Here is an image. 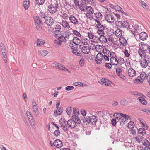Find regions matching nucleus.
Returning <instances> with one entry per match:
<instances>
[{"label":"nucleus","mask_w":150,"mask_h":150,"mask_svg":"<svg viewBox=\"0 0 150 150\" xmlns=\"http://www.w3.org/2000/svg\"><path fill=\"white\" fill-rule=\"evenodd\" d=\"M140 62L142 68H146L148 64L150 63V56L147 55L144 58H141Z\"/></svg>","instance_id":"obj_1"},{"label":"nucleus","mask_w":150,"mask_h":150,"mask_svg":"<svg viewBox=\"0 0 150 150\" xmlns=\"http://www.w3.org/2000/svg\"><path fill=\"white\" fill-rule=\"evenodd\" d=\"M57 39L54 41V45L56 47H58L60 46L63 42H65L67 40L66 38L62 35L59 36L57 37Z\"/></svg>","instance_id":"obj_2"},{"label":"nucleus","mask_w":150,"mask_h":150,"mask_svg":"<svg viewBox=\"0 0 150 150\" xmlns=\"http://www.w3.org/2000/svg\"><path fill=\"white\" fill-rule=\"evenodd\" d=\"M120 116L122 117L120 118H119V121L121 125L122 124H124L125 123L128 121V120H130L131 118L130 116L125 114L120 113ZM116 118L118 119V117H117Z\"/></svg>","instance_id":"obj_3"},{"label":"nucleus","mask_w":150,"mask_h":150,"mask_svg":"<svg viewBox=\"0 0 150 150\" xmlns=\"http://www.w3.org/2000/svg\"><path fill=\"white\" fill-rule=\"evenodd\" d=\"M58 7L57 2L55 1L54 4H50L48 6V11L51 13H54L56 12L57 9Z\"/></svg>","instance_id":"obj_4"},{"label":"nucleus","mask_w":150,"mask_h":150,"mask_svg":"<svg viewBox=\"0 0 150 150\" xmlns=\"http://www.w3.org/2000/svg\"><path fill=\"white\" fill-rule=\"evenodd\" d=\"M103 53L104 54L103 55L104 59L107 61H109L110 59L109 57H111L112 56V53H115L113 52H110L109 50L105 48H104V50L103 51Z\"/></svg>","instance_id":"obj_5"},{"label":"nucleus","mask_w":150,"mask_h":150,"mask_svg":"<svg viewBox=\"0 0 150 150\" xmlns=\"http://www.w3.org/2000/svg\"><path fill=\"white\" fill-rule=\"evenodd\" d=\"M87 11L86 16L88 18L91 20L93 19V17L92 15L94 13L93 9L91 6H87L86 8Z\"/></svg>","instance_id":"obj_6"},{"label":"nucleus","mask_w":150,"mask_h":150,"mask_svg":"<svg viewBox=\"0 0 150 150\" xmlns=\"http://www.w3.org/2000/svg\"><path fill=\"white\" fill-rule=\"evenodd\" d=\"M104 59L103 55L101 53H98L96 56L95 61L96 63L98 64H100L102 63V61Z\"/></svg>","instance_id":"obj_7"},{"label":"nucleus","mask_w":150,"mask_h":150,"mask_svg":"<svg viewBox=\"0 0 150 150\" xmlns=\"http://www.w3.org/2000/svg\"><path fill=\"white\" fill-rule=\"evenodd\" d=\"M50 144L52 147L55 146L58 148L63 146L62 141H50Z\"/></svg>","instance_id":"obj_8"},{"label":"nucleus","mask_w":150,"mask_h":150,"mask_svg":"<svg viewBox=\"0 0 150 150\" xmlns=\"http://www.w3.org/2000/svg\"><path fill=\"white\" fill-rule=\"evenodd\" d=\"M117 56L115 53H112V55L110 58V61L112 64L114 65H117L118 64Z\"/></svg>","instance_id":"obj_9"},{"label":"nucleus","mask_w":150,"mask_h":150,"mask_svg":"<svg viewBox=\"0 0 150 150\" xmlns=\"http://www.w3.org/2000/svg\"><path fill=\"white\" fill-rule=\"evenodd\" d=\"M67 123L68 127L71 129L74 128L77 126L76 123L72 119L69 120L67 122Z\"/></svg>","instance_id":"obj_10"},{"label":"nucleus","mask_w":150,"mask_h":150,"mask_svg":"<svg viewBox=\"0 0 150 150\" xmlns=\"http://www.w3.org/2000/svg\"><path fill=\"white\" fill-rule=\"evenodd\" d=\"M45 21L46 24L49 26L52 25L54 23V20L49 16L46 18V19Z\"/></svg>","instance_id":"obj_11"},{"label":"nucleus","mask_w":150,"mask_h":150,"mask_svg":"<svg viewBox=\"0 0 150 150\" xmlns=\"http://www.w3.org/2000/svg\"><path fill=\"white\" fill-rule=\"evenodd\" d=\"M105 20L108 23H112L115 21L114 16L111 14L107 15L105 16Z\"/></svg>","instance_id":"obj_12"},{"label":"nucleus","mask_w":150,"mask_h":150,"mask_svg":"<svg viewBox=\"0 0 150 150\" xmlns=\"http://www.w3.org/2000/svg\"><path fill=\"white\" fill-rule=\"evenodd\" d=\"M139 49L145 52L149 50V46L147 44H140Z\"/></svg>","instance_id":"obj_13"},{"label":"nucleus","mask_w":150,"mask_h":150,"mask_svg":"<svg viewBox=\"0 0 150 150\" xmlns=\"http://www.w3.org/2000/svg\"><path fill=\"white\" fill-rule=\"evenodd\" d=\"M53 64H54V66L56 69H58L60 70L64 71L65 70V67L64 65L60 64L54 63H53Z\"/></svg>","instance_id":"obj_14"},{"label":"nucleus","mask_w":150,"mask_h":150,"mask_svg":"<svg viewBox=\"0 0 150 150\" xmlns=\"http://www.w3.org/2000/svg\"><path fill=\"white\" fill-rule=\"evenodd\" d=\"M95 21L97 23L96 26L98 30H104L105 29V27L103 25L101 24V23L100 21L97 19H95Z\"/></svg>","instance_id":"obj_15"},{"label":"nucleus","mask_w":150,"mask_h":150,"mask_svg":"<svg viewBox=\"0 0 150 150\" xmlns=\"http://www.w3.org/2000/svg\"><path fill=\"white\" fill-rule=\"evenodd\" d=\"M139 37L140 39L144 41L147 38L148 35L145 32H143L139 33Z\"/></svg>","instance_id":"obj_16"},{"label":"nucleus","mask_w":150,"mask_h":150,"mask_svg":"<svg viewBox=\"0 0 150 150\" xmlns=\"http://www.w3.org/2000/svg\"><path fill=\"white\" fill-rule=\"evenodd\" d=\"M69 19L71 22L74 24L78 23V21L76 18L74 16L71 15L69 17Z\"/></svg>","instance_id":"obj_17"},{"label":"nucleus","mask_w":150,"mask_h":150,"mask_svg":"<svg viewBox=\"0 0 150 150\" xmlns=\"http://www.w3.org/2000/svg\"><path fill=\"white\" fill-rule=\"evenodd\" d=\"M90 49L91 48L87 46H84L82 47L81 51L83 53L87 54L90 52Z\"/></svg>","instance_id":"obj_18"},{"label":"nucleus","mask_w":150,"mask_h":150,"mask_svg":"<svg viewBox=\"0 0 150 150\" xmlns=\"http://www.w3.org/2000/svg\"><path fill=\"white\" fill-rule=\"evenodd\" d=\"M63 108L62 107H59L57 108L56 110L54 111V114L55 116L61 115L63 112Z\"/></svg>","instance_id":"obj_19"},{"label":"nucleus","mask_w":150,"mask_h":150,"mask_svg":"<svg viewBox=\"0 0 150 150\" xmlns=\"http://www.w3.org/2000/svg\"><path fill=\"white\" fill-rule=\"evenodd\" d=\"M129 76L131 77H133L136 75V71L132 68H129L128 71Z\"/></svg>","instance_id":"obj_20"},{"label":"nucleus","mask_w":150,"mask_h":150,"mask_svg":"<svg viewBox=\"0 0 150 150\" xmlns=\"http://www.w3.org/2000/svg\"><path fill=\"white\" fill-rule=\"evenodd\" d=\"M23 5L24 9L26 10H27L30 6L29 0H24L23 2Z\"/></svg>","instance_id":"obj_21"},{"label":"nucleus","mask_w":150,"mask_h":150,"mask_svg":"<svg viewBox=\"0 0 150 150\" xmlns=\"http://www.w3.org/2000/svg\"><path fill=\"white\" fill-rule=\"evenodd\" d=\"M61 24L64 28L66 29H69L70 28V26L69 23L66 21L62 20Z\"/></svg>","instance_id":"obj_22"},{"label":"nucleus","mask_w":150,"mask_h":150,"mask_svg":"<svg viewBox=\"0 0 150 150\" xmlns=\"http://www.w3.org/2000/svg\"><path fill=\"white\" fill-rule=\"evenodd\" d=\"M48 54V52L45 50H42L38 51V54L40 56L44 57Z\"/></svg>","instance_id":"obj_23"},{"label":"nucleus","mask_w":150,"mask_h":150,"mask_svg":"<svg viewBox=\"0 0 150 150\" xmlns=\"http://www.w3.org/2000/svg\"><path fill=\"white\" fill-rule=\"evenodd\" d=\"M120 43L124 46H126L127 44V41L125 37L122 36L119 39Z\"/></svg>","instance_id":"obj_24"},{"label":"nucleus","mask_w":150,"mask_h":150,"mask_svg":"<svg viewBox=\"0 0 150 150\" xmlns=\"http://www.w3.org/2000/svg\"><path fill=\"white\" fill-rule=\"evenodd\" d=\"M91 123L93 125H95L97 121V117L95 115H92L90 117Z\"/></svg>","instance_id":"obj_25"},{"label":"nucleus","mask_w":150,"mask_h":150,"mask_svg":"<svg viewBox=\"0 0 150 150\" xmlns=\"http://www.w3.org/2000/svg\"><path fill=\"white\" fill-rule=\"evenodd\" d=\"M115 34L117 37H121L122 35V31L120 28H117L115 32Z\"/></svg>","instance_id":"obj_26"},{"label":"nucleus","mask_w":150,"mask_h":150,"mask_svg":"<svg viewBox=\"0 0 150 150\" xmlns=\"http://www.w3.org/2000/svg\"><path fill=\"white\" fill-rule=\"evenodd\" d=\"M138 52L141 58H144L147 55H146V52L144 51L139 49L138 50Z\"/></svg>","instance_id":"obj_27"},{"label":"nucleus","mask_w":150,"mask_h":150,"mask_svg":"<svg viewBox=\"0 0 150 150\" xmlns=\"http://www.w3.org/2000/svg\"><path fill=\"white\" fill-rule=\"evenodd\" d=\"M67 122L64 118H61L59 120L60 127H61L63 126L67 125Z\"/></svg>","instance_id":"obj_28"},{"label":"nucleus","mask_w":150,"mask_h":150,"mask_svg":"<svg viewBox=\"0 0 150 150\" xmlns=\"http://www.w3.org/2000/svg\"><path fill=\"white\" fill-rule=\"evenodd\" d=\"M33 110L35 116L36 117H38L39 115V112L38 111V107L37 106L33 107Z\"/></svg>","instance_id":"obj_29"},{"label":"nucleus","mask_w":150,"mask_h":150,"mask_svg":"<svg viewBox=\"0 0 150 150\" xmlns=\"http://www.w3.org/2000/svg\"><path fill=\"white\" fill-rule=\"evenodd\" d=\"M72 118L77 124H80L81 123V120L76 115H73L72 117Z\"/></svg>","instance_id":"obj_30"},{"label":"nucleus","mask_w":150,"mask_h":150,"mask_svg":"<svg viewBox=\"0 0 150 150\" xmlns=\"http://www.w3.org/2000/svg\"><path fill=\"white\" fill-rule=\"evenodd\" d=\"M96 51L99 53H101V52H103L104 48L101 45H96Z\"/></svg>","instance_id":"obj_31"},{"label":"nucleus","mask_w":150,"mask_h":150,"mask_svg":"<svg viewBox=\"0 0 150 150\" xmlns=\"http://www.w3.org/2000/svg\"><path fill=\"white\" fill-rule=\"evenodd\" d=\"M124 144L126 147L128 148L133 147L134 146V143H132V141L130 142H125Z\"/></svg>","instance_id":"obj_32"},{"label":"nucleus","mask_w":150,"mask_h":150,"mask_svg":"<svg viewBox=\"0 0 150 150\" xmlns=\"http://www.w3.org/2000/svg\"><path fill=\"white\" fill-rule=\"evenodd\" d=\"M2 58L5 63H7V54L5 51L2 52Z\"/></svg>","instance_id":"obj_33"},{"label":"nucleus","mask_w":150,"mask_h":150,"mask_svg":"<svg viewBox=\"0 0 150 150\" xmlns=\"http://www.w3.org/2000/svg\"><path fill=\"white\" fill-rule=\"evenodd\" d=\"M98 39H99V41L102 42H106L107 41V38L104 35L100 36Z\"/></svg>","instance_id":"obj_34"},{"label":"nucleus","mask_w":150,"mask_h":150,"mask_svg":"<svg viewBox=\"0 0 150 150\" xmlns=\"http://www.w3.org/2000/svg\"><path fill=\"white\" fill-rule=\"evenodd\" d=\"M122 27L130 30V26L129 25V23L127 22L124 21L122 23Z\"/></svg>","instance_id":"obj_35"},{"label":"nucleus","mask_w":150,"mask_h":150,"mask_svg":"<svg viewBox=\"0 0 150 150\" xmlns=\"http://www.w3.org/2000/svg\"><path fill=\"white\" fill-rule=\"evenodd\" d=\"M34 19L35 21V24H42L40 18L38 16H35L34 17Z\"/></svg>","instance_id":"obj_36"},{"label":"nucleus","mask_w":150,"mask_h":150,"mask_svg":"<svg viewBox=\"0 0 150 150\" xmlns=\"http://www.w3.org/2000/svg\"><path fill=\"white\" fill-rule=\"evenodd\" d=\"M73 42L75 43L74 45H77L78 46V45L80 43L81 40L78 38L75 37L73 38Z\"/></svg>","instance_id":"obj_37"},{"label":"nucleus","mask_w":150,"mask_h":150,"mask_svg":"<svg viewBox=\"0 0 150 150\" xmlns=\"http://www.w3.org/2000/svg\"><path fill=\"white\" fill-rule=\"evenodd\" d=\"M71 35V33L69 31L67 30L64 32L63 36L65 38H66V40H67L68 39L69 37Z\"/></svg>","instance_id":"obj_38"},{"label":"nucleus","mask_w":150,"mask_h":150,"mask_svg":"<svg viewBox=\"0 0 150 150\" xmlns=\"http://www.w3.org/2000/svg\"><path fill=\"white\" fill-rule=\"evenodd\" d=\"M148 76V75L146 74L145 72H142L140 75V77L143 80L147 79V77Z\"/></svg>","instance_id":"obj_39"},{"label":"nucleus","mask_w":150,"mask_h":150,"mask_svg":"<svg viewBox=\"0 0 150 150\" xmlns=\"http://www.w3.org/2000/svg\"><path fill=\"white\" fill-rule=\"evenodd\" d=\"M127 127L129 129H132L134 127V122L132 121H130L127 125Z\"/></svg>","instance_id":"obj_40"},{"label":"nucleus","mask_w":150,"mask_h":150,"mask_svg":"<svg viewBox=\"0 0 150 150\" xmlns=\"http://www.w3.org/2000/svg\"><path fill=\"white\" fill-rule=\"evenodd\" d=\"M72 52L76 56H79L81 55V53L80 52L77 50L76 48L72 50Z\"/></svg>","instance_id":"obj_41"},{"label":"nucleus","mask_w":150,"mask_h":150,"mask_svg":"<svg viewBox=\"0 0 150 150\" xmlns=\"http://www.w3.org/2000/svg\"><path fill=\"white\" fill-rule=\"evenodd\" d=\"M37 46L43 45L45 43L44 40L42 39H38L37 40Z\"/></svg>","instance_id":"obj_42"},{"label":"nucleus","mask_w":150,"mask_h":150,"mask_svg":"<svg viewBox=\"0 0 150 150\" xmlns=\"http://www.w3.org/2000/svg\"><path fill=\"white\" fill-rule=\"evenodd\" d=\"M81 42L84 45H87L90 43V41L86 38H84L81 40Z\"/></svg>","instance_id":"obj_43"},{"label":"nucleus","mask_w":150,"mask_h":150,"mask_svg":"<svg viewBox=\"0 0 150 150\" xmlns=\"http://www.w3.org/2000/svg\"><path fill=\"white\" fill-rule=\"evenodd\" d=\"M40 16L41 17L43 21H45L46 19V18L48 16L45 15V13L42 12H40Z\"/></svg>","instance_id":"obj_44"},{"label":"nucleus","mask_w":150,"mask_h":150,"mask_svg":"<svg viewBox=\"0 0 150 150\" xmlns=\"http://www.w3.org/2000/svg\"><path fill=\"white\" fill-rule=\"evenodd\" d=\"M138 98L142 104L143 105L146 104L147 101L144 98L142 97H139Z\"/></svg>","instance_id":"obj_45"},{"label":"nucleus","mask_w":150,"mask_h":150,"mask_svg":"<svg viewBox=\"0 0 150 150\" xmlns=\"http://www.w3.org/2000/svg\"><path fill=\"white\" fill-rule=\"evenodd\" d=\"M61 32V31H54L53 35L56 38H57L59 36Z\"/></svg>","instance_id":"obj_46"},{"label":"nucleus","mask_w":150,"mask_h":150,"mask_svg":"<svg viewBox=\"0 0 150 150\" xmlns=\"http://www.w3.org/2000/svg\"><path fill=\"white\" fill-rule=\"evenodd\" d=\"M67 125H68L61 127L62 129L66 132H67L70 130V129L68 128Z\"/></svg>","instance_id":"obj_47"},{"label":"nucleus","mask_w":150,"mask_h":150,"mask_svg":"<svg viewBox=\"0 0 150 150\" xmlns=\"http://www.w3.org/2000/svg\"><path fill=\"white\" fill-rule=\"evenodd\" d=\"M143 81V80L141 79L140 77L139 78L138 77L135 80L134 82L136 83H142Z\"/></svg>","instance_id":"obj_48"},{"label":"nucleus","mask_w":150,"mask_h":150,"mask_svg":"<svg viewBox=\"0 0 150 150\" xmlns=\"http://www.w3.org/2000/svg\"><path fill=\"white\" fill-rule=\"evenodd\" d=\"M138 132L139 133L143 135L146 134V131L144 128H139L138 130Z\"/></svg>","instance_id":"obj_49"},{"label":"nucleus","mask_w":150,"mask_h":150,"mask_svg":"<svg viewBox=\"0 0 150 150\" xmlns=\"http://www.w3.org/2000/svg\"><path fill=\"white\" fill-rule=\"evenodd\" d=\"M6 48L4 45L2 43L0 44V50L1 52H4L6 51Z\"/></svg>","instance_id":"obj_50"},{"label":"nucleus","mask_w":150,"mask_h":150,"mask_svg":"<svg viewBox=\"0 0 150 150\" xmlns=\"http://www.w3.org/2000/svg\"><path fill=\"white\" fill-rule=\"evenodd\" d=\"M122 23L123 22H122L121 21L118 20H117L115 22V23L117 25V26H118L120 28L122 27V26H123Z\"/></svg>","instance_id":"obj_51"},{"label":"nucleus","mask_w":150,"mask_h":150,"mask_svg":"<svg viewBox=\"0 0 150 150\" xmlns=\"http://www.w3.org/2000/svg\"><path fill=\"white\" fill-rule=\"evenodd\" d=\"M75 45V43L73 42V41L70 43L69 45L72 48V50L78 47L77 45Z\"/></svg>","instance_id":"obj_52"},{"label":"nucleus","mask_w":150,"mask_h":150,"mask_svg":"<svg viewBox=\"0 0 150 150\" xmlns=\"http://www.w3.org/2000/svg\"><path fill=\"white\" fill-rule=\"evenodd\" d=\"M96 17L97 19H101L102 17V14L101 13L99 12L95 14Z\"/></svg>","instance_id":"obj_53"},{"label":"nucleus","mask_w":150,"mask_h":150,"mask_svg":"<svg viewBox=\"0 0 150 150\" xmlns=\"http://www.w3.org/2000/svg\"><path fill=\"white\" fill-rule=\"evenodd\" d=\"M138 120L141 122L142 124L141 125H142L143 127L145 128L146 129H147L148 126L146 125V124L143 122V121L142 120V119H139Z\"/></svg>","instance_id":"obj_54"},{"label":"nucleus","mask_w":150,"mask_h":150,"mask_svg":"<svg viewBox=\"0 0 150 150\" xmlns=\"http://www.w3.org/2000/svg\"><path fill=\"white\" fill-rule=\"evenodd\" d=\"M74 89V87L72 86H66L65 88V90L67 91L72 90H73Z\"/></svg>","instance_id":"obj_55"},{"label":"nucleus","mask_w":150,"mask_h":150,"mask_svg":"<svg viewBox=\"0 0 150 150\" xmlns=\"http://www.w3.org/2000/svg\"><path fill=\"white\" fill-rule=\"evenodd\" d=\"M118 64L120 65H122L124 63V61L123 58L121 57H119L117 59Z\"/></svg>","instance_id":"obj_56"},{"label":"nucleus","mask_w":150,"mask_h":150,"mask_svg":"<svg viewBox=\"0 0 150 150\" xmlns=\"http://www.w3.org/2000/svg\"><path fill=\"white\" fill-rule=\"evenodd\" d=\"M39 5H43L45 2V0H35Z\"/></svg>","instance_id":"obj_57"},{"label":"nucleus","mask_w":150,"mask_h":150,"mask_svg":"<svg viewBox=\"0 0 150 150\" xmlns=\"http://www.w3.org/2000/svg\"><path fill=\"white\" fill-rule=\"evenodd\" d=\"M88 37L91 39H93L94 38L93 33L91 32H88Z\"/></svg>","instance_id":"obj_58"},{"label":"nucleus","mask_w":150,"mask_h":150,"mask_svg":"<svg viewBox=\"0 0 150 150\" xmlns=\"http://www.w3.org/2000/svg\"><path fill=\"white\" fill-rule=\"evenodd\" d=\"M142 144L146 147L149 146L150 145V144L149 141H142Z\"/></svg>","instance_id":"obj_59"},{"label":"nucleus","mask_w":150,"mask_h":150,"mask_svg":"<svg viewBox=\"0 0 150 150\" xmlns=\"http://www.w3.org/2000/svg\"><path fill=\"white\" fill-rule=\"evenodd\" d=\"M104 30H98L97 31L98 33L100 36L104 35L105 33L104 31Z\"/></svg>","instance_id":"obj_60"},{"label":"nucleus","mask_w":150,"mask_h":150,"mask_svg":"<svg viewBox=\"0 0 150 150\" xmlns=\"http://www.w3.org/2000/svg\"><path fill=\"white\" fill-rule=\"evenodd\" d=\"M55 30L54 31H61V27L60 25L57 24L55 26Z\"/></svg>","instance_id":"obj_61"},{"label":"nucleus","mask_w":150,"mask_h":150,"mask_svg":"<svg viewBox=\"0 0 150 150\" xmlns=\"http://www.w3.org/2000/svg\"><path fill=\"white\" fill-rule=\"evenodd\" d=\"M132 94L135 96H142L143 95L141 93H139L137 91H133L132 92Z\"/></svg>","instance_id":"obj_62"},{"label":"nucleus","mask_w":150,"mask_h":150,"mask_svg":"<svg viewBox=\"0 0 150 150\" xmlns=\"http://www.w3.org/2000/svg\"><path fill=\"white\" fill-rule=\"evenodd\" d=\"M120 102L122 105L124 106L126 105L128 103L127 101L125 99L121 100Z\"/></svg>","instance_id":"obj_63"},{"label":"nucleus","mask_w":150,"mask_h":150,"mask_svg":"<svg viewBox=\"0 0 150 150\" xmlns=\"http://www.w3.org/2000/svg\"><path fill=\"white\" fill-rule=\"evenodd\" d=\"M139 2L141 6H142L143 8H145L147 7V6L144 2L142 1H140Z\"/></svg>","instance_id":"obj_64"}]
</instances>
